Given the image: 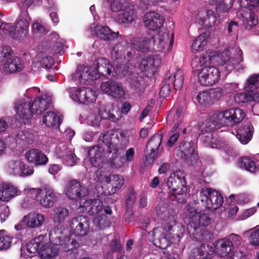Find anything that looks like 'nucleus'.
Masks as SVG:
<instances>
[{"label":"nucleus","instance_id":"obj_1","mask_svg":"<svg viewBox=\"0 0 259 259\" xmlns=\"http://www.w3.org/2000/svg\"><path fill=\"white\" fill-rule=\"evenodd\" d=\"M64 192L69 199L79 201L78 209H80V211L90 215H93L98 211L99 206L95 205L99 200H87L86 197L89 194L88 188L78 180L72 179L68 181L64 187Z\"/></svg>","mask_w":259,"mask_h":259},{"label":"nucleus","instance_id":"obj_2","mask_svg":"<svg viewBox=\"0 0 259 259\" xmlns=\"http://www.w3.org/2000/svg\"><path fill=\"white\" fill-rule=\"evenodd\" d=\"M184 215L188 220V230L190 234L195 236L199 241H202L203 232L202 227L209 225L210 218L203 212H198L197 204L190 203L186 207Z\"/></svg>","mask_w":259,"mask_h":259},{"label":"nucleus","instance_id":"obj_3","mask_svg":"<svg viewBox=\"0 0 259 259\" xmlns=\"http://www.w3.org/2000/svg\"><path fill=\"white\" fill-rule=\"evenodd\" d=\"M223 67L227 73L236 69L238 72L243 71L245 66L241 62L243 61V53L239 48H231L224 50V52L218 58Z\"/></svg>","mask_w":259,"mask_h":259},{"label":"nucleus","instance_id":"obj_4","mask_svg":"<svg viewBox=\"0 0 259 259\" xmlns=\"http://www.w3.org/2000/svg\"><path fill=\"white\" fill-rule=\"evenodd\" d=\"M169 189V194L172 200L180 203L185 202L186 195L188 191L186 185L185 174L179 170L170 174L167 182Z\"/></svg>","mask_w":259,"mask_h":259},{"label":"nucleus","instance_id":"obj_5","mask_svg":"<svg viewBox=\"0 0 259 259\" xmlns=\"http://www.w3.org/2000/svg\"><path fill=\"white\" fill-rule=\"evenodd\" d=\"M14 52L9 46L0 48V62L2 69L7 73L20 72L24 67V62L20 57L13 56Z\"/></svg>","mask_w":259,"mask_h":259},{"label":"nucleus","instance_id":"obj_6","mask_svg":"<svg viewBox=\"0 0 259 259\" xmlns=\"http://www.w3.org/2000/svg\"><path fill=\"white\" fill-rule=\"evenodd\" d=\"M240 2L249 11H242L240 14L243 25L246 29H251L258 23L255 14H259V0H240Z\"/></svg>","mask_w":259,"mask_h":259},{"label":"nucleus","instance_id":"obj_7","mask_svg":"<svg viewBox=\"0 0 259 259\" xmlns=\"http://www.w3.org/2000/svg\"><path fill=\"white\" fill-rule=\"evenodd\" d=\"M218 69L213 66H203L195 69L193 76L201 84L208 86L216 83L220 77Z\"/></svg>","mask_w":259,"mask_h":259},{"label":"nucleus","instance_id":"obj_8","mask_svg":"<svg viewBox=\"0 0 259 259\" xmlns=\"http://www.w3.org/2000/svg\"><path fill=\"white\" fill-rule=\"evenodd\" d=\"M200 198L202 205L208 209H216L223 203L221 194L210 188H202L200 191Z\"/></svg>","mask_w":259,"mask_h":259},{"label":"nucleus","instance_id":"obj_9","mask_svg":"<svg viewBox=\"0 0 259 259\" xmlns=\"http://www.w3.org/2000/svg\"><path fill=\"white\" fill-rule=\"evenodd\" d=\"M161 58L158 56H147L138 60L135 66V71L137 73L147 72L153 74L160 65Z\"/></svg>","mask_w":259,"mask_h":259},{"label":"nucleus","instance_id":"obj_10","mask_svg":"<svg viewBox=\"0 0 259 259\" xmlns=\"http://www.w3.org/2000/svg\"><path fill=\"white\" fill-rule=\"evenodd\" d=\"M30 18L26 10L21 12L20 16L18 18L15 23V28L12 29L13 33L15 37H12L15 39L24 38L26 37L28 33L29 27V20Z\"/></svg>","mask_w":259,"mask_h":259},{"label":"nucleus","instance_id":"obj_11","mask_svg":"<svg viewBox=\"0 0 259 259\" xmlns=\"http://www.w3.org/2000/svg\"><path fill=\"white\" fill-rule=\"evenodd\" d=\"M9 173L14 176L27 177L34 172L32 166H29L20 160H12L8 164Z\"/></svg>","mask_w":259,"mask_h":259},{"label":"nucleus","instance_id":"obj_12","mask_svg":"<svg viewBox=\"0 0 259 259\" xmlns=\"http://www.w3.org/2000/svg\"><path fill=\"white\" fill-rule=\"evenodd\" d=\"M174 41L173 33L164 32L159 35L157 37L152 40V51L163 52L164 49L167 52L171 50Z\"/></svg>","mask_w":259,"mask_h":259},{"label":"nucleus","instance_id":"obj_13","mask_svg":"<svg viewBox=\"0 0 259 259\" xmlns=\"http://www.w3.org/2000/svg\"><path fill=\"white\" fill-rule=\"evenodd\" d=\"M90 220L89 217L80 215L74 218L70 225L72 234L75 236H84L90 230Z\"/></svg>","mask_w":259,"mask_h":259},{"label":"nucleus","instance_id":"obj_14","mask_svg":"<svg viewBox=\"0 0 259 259\" xmlns=\"http://www.w3.org/2000/svg\"><path fill=\"white\" fill-rule=\"evenodd\" d=\"M143 20L145 26L151 30H156L161 28L164 21L163 17L155 11L146 13Z\"/></svg>","mask_w":259,"mask_h":259},{"label":"nucleus","instance_id":"obj_15","mask_svg":"<svg viewBox=\"0 0 259 259\" xmlns=\"http://www.w3.org/2000/svg\"><path fill=\"white\" fill-rule=\"evenodd\" d=\"M37 199L44 207L50 208L53 206L57 198L54 190L48 187H44L37 191Z\"/></svg>","mask_w":259,"mask_h":259},{"label":"nucleus","instance_id":"obj_16","mask_svg":"<svg viewBox=\"0 0 259 259\" xmlns=\"http://www.w3.org/2000/svg\"><path fill=\"white\" fill-rule=\"evenodd\" d=\"M217 13L212 10L206 9L198 12L196 21L204 27L209 28L215 25L217 20Z\"/></svg>","mask_w":259,"mask_h":259},{"label":"nucleus","instance_id":"obj_17","mask_svg":"<svg viewBox=\"0 0 259 259\" xmlns=\"http://www.w3.org/2000/svg\"><path fill=\"white\" fill-rule=\"evenodd\" d=\"M153 244L161 249H165L171 242L169 233L162 228L154 229L152 231Z\"/></svg>","mask_w":259,"mask_h":259},{"label":"nucleus","instance_id":"obj_18","mask_svg":"<svg viewBox=\"0 0 259 259\" xmlns=\"http://www.w3.org/2000/svg\"><path fill=\"white\" fill-rule=\"evenodd\" d=\"M17 115L26 123L32 117V112L30 101L22 99L15 103Z\"/></svg>","mask_w":259,"mask_h":259},{"label":"nucleus","instance_id":"obj_19","mask_svg":"<svg viewBox=\"0 0 259 259\" xmlns=\"http://www.w3.org/2000/svg\"><path fill=\"white\" fill-rule=\"evenodd\" d=\"M27 161L35 166L46 165L49 161L48 157L39 149L33 148L25 153Z\"/></svg>","mask_w":259,"mask_h":259},{"label":"nucleus","instance_id":"obj_20","mask_svg":"<svg viewBox=\"0 0 259 259\" xmlns=\"http://www.w3.org/2000/svg\"><path fill=\"white\" fill-rule=\"evenodd\" d=\"M61 249L66 252L67 259H76L78 256L76 249L80 246V244L76 240L71 237L65 238L62 243L59 244Z\"/></svg>","mask_w":259,"mask_h":259},{"label":"nucleus","instance_id":"obj_21","mask_svg":"<svg viewBox=\"0 0 259 259\" xmlns=\"http://www.w3.org/2000/svg\"><path fill=\"white\" fill-rule=\"evenodd\" d=\"M162 141V135L157 134L153 136L148 142L146 145L145 157L146 161L150 162L156 155L157 150L160 145Z\"/></svg>","mask_w":259,"mask_h":259},{"label":"nucleus","instance_id":"obj_22","mask_svg":"<svg viewBox=\"0 0 259 259\" xmlns=\"http://www.w3.org/2000/svg\"><path fill=\"white\" fill-rule=\"evenodd\" d=\"M209 121L211 124L208 126L207 125V123H206V128L204 130L205 132L218 129L229 124L226 115V110L213 114L210 117Z\"/></svg>","mask_w":259,"mask_h":259},{"label":"nucleus","instance_id":"obj_23","mask_svg":"<svg viewBox=\"0 0 259 259\" xmlns=\"http://www.w3.org/2000/svg\"><path fill=\"white\" fill-rule=\"evenodd\" d=\"M224 50L217 53L213 51H207L205 52L199 59L200 67L203 66H210L211 63L221 66V63L218 59L219 57L224 52Z\"/></svg>","mask_w":259,"mask_h":259},{"label":"nucleus","instance_id":"obj_24","mask_svg":"<svg viewBox=\"0 0 259 259\" xmlns=\"http://www.w3.org/2000/svg\"><path fill=\"white\" fill-rule=\"evenodd\" d=\"M75 95L78 102L82 104H89L96 100L95 92L90 88L82 87L77 89Z\"/></svg>","mask_w":259,"mask_h":259},{"label":"nucleus","instance_id":"obj_25","mask_svg":"<svg viewBox=\"0 0 259 259\" xmlns=\"http://www.w3.org/2000/svg\"><path fill=\"white\" fill-rule=\"evenodd\" d=\"M174 112H175L171 111L170 115H168L169 119H170L172 115L174 114L172 120H174V121L176 122L175 125L171 130V133H172V134L167 141V145L170 147L172 146L175 143L179 137V133L178 132L175 131L178 128L179 123L182 121V109L179 108L176 110L175 113Z\"/></svg>","mask_w":259,"mask_h":259},{"label":"nucleus","instance_id":"obj_26","mask_svg":"<svg viewBox=\"0 0 259 259\" xmlns=\"http://www.w3.org/2000/svg\"><path fill=\"white\" fill-rule=\"evenodd\" d=\"M236 138L242 144H246L251 139L253 127L250 123L242 124L236 131Z\"/></svg>","mask_w":259,"mask_h":259},{"label":"nucleus","instance_id":"obj_27","mask_svg":"<svg viewBox=\"0 0 259 259\" xmlns=\"http://www.w3.org/2000/svg\"><path fill=\"white\" fill-rule=\"evenodd\" d=\"M234 0H209L210 5L215 7L218 17L228 13L232 9Z\"/></svg>","mask_w":259,"mask_h":259},{"label":"nucleus","instance_id":"obj_28","mask_svg":"<svg viewBox=\"0 0 259 259\" xmlns=\"http://www.w3.org/2000/svg\"><path fill=\"white\" fill-rule=\"evenodd\" d=\"M195 154V146L191 142H183L180 143L177 155L182 158L187 159Z\"/></svg>","mask_w":259,"mask_h":259},{"label":"nucleus","instance_id":"obj_29","mask_svg":"<svg viewBox=\"0 0 259 259\" xmlns=\"http://www.w3.org/2000/svg\"><path fill=\"white\" fill-rule=\"evenodd\" d=\"M131 45L136 50L141 52L152 51V39L146 37H135L131 41Z\"/></svg>","mask_w":259,"mask_h":259},{"label":"nucleus","instance_id":"obj_30","mask_svg":"<svg viewBox=\"0 0 259 259\" xmlns=\"http://www.w3.org/2000/svg\"><path fill=\"white\" fill-rule=\"evenodd\" d=\"M44 216L39 213H30L24 216L22 223L29 228H37L41 226L45 222Z\"/></svg>","mask_w":259,"mask_h":259},{"label":"nucleus","instance_id":"obj_31","mask_svg":"<svg viewBox=\"0 0 259 259\" xmlns=\"http://www.w3.org/2000/svg\"><path fill=\"white\" fill-rule=\"evenodd\" d=\"M50 100L42 97L35 98L31 104L32 115H40L50 106Z\"/></svg>","mask_w":259,"mask_h":259},{"label":"nucleus","instance_id":"obj_32","mask_svg":"<svg viewBox=\"0 0 259 259\" xmlns=\"http://www.w3.org/2000/svg\"><path fill=\"white\" fill-rule=\"evenodd\" d=\"M228 122L230 125H233L241 122L245 117V113L240 108H232L226 110Z\"/></svg>","mask_w":259,"mask_h":259},{"label":"nucleus","instance_id":"obj_33","mask_svg":"<svg viewBox=\"0 0 259 259\" xmlns=\"http://www.w3.org/2000/svg\"><path fill=\"white\" fill-rule=\"evenodd\" d=\"M53 244V245H47L44 242V245L41 246L40 251V256L42 259H52L58 255L59 248L58 246Z\"/></svg>","mask_w":259,"mask_h":259},{"label":"nucleus","instance_id":"obj_34","mask_svg":"<svg viewBox=\"0 0 259 259\" xmlns=\"http://www.w3.org/2000/svg\"><path fill=\"white\" fill-rule=\"evenodd\" d=\"M42 122L49 128H57L61 122V119L54 112L49 111L43 116Z\"/></svg>","mask_w":259,"mask_h":259},{"label":"nucleus","instance_id":"obj_35","mask_svg":"<svg viewBox=\"0 0 259 259\" xmlns=\"http://www.w3.org/2000/svg\"><path fill=\"white\" fill-rule=\"evenodd\" d=\"M85 67L83 65H79L77 66L75 72L72 74V79L76 80L78 79L80 81L81 80H94L96 79L93 75L91 74L90 69L88 68L85 71Z\"/></svg>","mask_w":259,"mask_h":259},{"label":"nucleus","instance_id":"obj_36","mask_svg":"<svg viewBox=\"0 0 259 259\" xmlns=\"http://www.w3.org/2000/svg\"><path fill=\"white\" fill-rule=\"evenodd\" d=\"M103 148L99 145H95L91 148L88 152V156L91 164L95 167L99 166L98 163L101 161L103 155Z\"/></svg>","mask_w":259,"mask_h":259},{"label":"nucleus","instance_id":"obj_37","mask_svg":"<svg viewBox=\"0 0 259 259\" xmlns=\"http://www.w3.org/2000/svg\"><path fill=\"white\" fill-rule=\"evenodd\" d=\"M44 237L42 235L31 239L26 245V249L28 253H38L40 255V251H41V246L44 245Z\"/></svg>","mask_w":259,"mask_h":259},{"label":"nucleus","instance_id":"obj_38","mask_svg":"<svg viewBox=\"0 0 259 259\" xmlns=\"http://www.w3.org/2000/svg\"><path fill=\"white\" fill-rule=\"evenodd\" d=\"M208 39L209 36L206 33L201 34L193 40L191 45L192 52L196 53L203 51Z\"/></svg>","mask_w":259,"mask_h":259},{"label":"nucleus","instance_id":"obj_39","mask_svg":"<svg viewBox=\"0 0 259 259\" xmlns=\"http://www.w3.org/2000/svg\"><path fill=\"white\" fill-rule=\"evenodd\" d=\"M53 212V220L55 223H63L69 215L68 209L61 206L55 207Z\"/></svg>","mask_w":259,"mask_h":259},{"label":"nucleus","instance_id":"obj_40","mask_svg":"<svg viewBox=\"0 0 259 259\" xmlns=\"http://www.w3.org/2000/svg\"><path fill=\"white\" fill-rule=\"evenodd\" d=\"M116 16L119 23H131L134 20L135 12L133 8H126L118 11Z\"/></svg>","mask_w":259,"mask_h":259},{"label":"nucleus","instance_id":"obj_41","mask_svg":"<svg viewBox=\"0 0 259 259\" xmlns=\"http://www.w3.org/2000/svg\"><path fill=\"white\" fill-rule=\"evenodd\" d=\"M215 247L218 255L221 257L226 256L232 251L229 242L226 237L218 240Z\"/></svg>","mask_w":259,"mask_h":259},{"label":"nucleus","instance_id":"obj_42","mask_svg":"<svg viewBox=\"0 0 259 259\" xmlns=\"http://www.w3.org/2000/svg\"><path fill=\"white\" fill-rule=\"evenodd\" d=\"M238 165L240 168H244L252 173H255L258 170V166L253 160L249 157H243L239 159Z\"/></svg>","mask_w":259,"mask_h":259},{"label":"nucleus","instance_id":"obj_43","mask_svg":"<svg viewBox=\"0 0 259 259\" xmlns=\"http://www.w3.org/2000/svg\"><path fill=\"white\" fill-rule=\"evenodd\" d=\"M93 224L96 229L102 230L111 225V222L104 214H98L93 220Z\"/></svg>","mask_w":259,"mask_h":259},{"label":"nucleus","instance_id":"obj_44","mask_svg":"<svg viewBox=\"0 0 259 259\" xmlns=\"http://www.w3.org/2000/svg\"><path fill=\"white\" fill-rule=\"evenodd\" d=\"M96 69L98 72L101 75L105 76L111 73L109 61L105 58H100L96 60Z\"/></svg>","mask_w":259,"mask_h":259},{"label":"nucleus","instance_id":"obj_45","mask_svg":"<svg viewBox=\"0 0 259 259\" xmlns=\"http://www.w3.org/2000/svg\"><path fill=\"white\" fill-rule=\"evenodd\" d=\"M64 238L61 227H55L50 231L49 239L53 244L56 245L62 244Z\"/></svg>","mask_w":259,"mask_h":259},{"label":"nucleus","instance_id":"obj_46","mask_svg":"<svg viewBox=\"0 0 259 259\" xmlns=\"http://www.w3.org/2000/svg\"><path fill=\"white\" fill-rule=\"evenodd\" d=\"M165 79L168 80L166 81L168 83H169L170 81H174L175 89L177 90H180L183 83V72L181 70H178L172 76L166 74Z\"/></svg>","mask_w":259,"mask_h":259},{"label":"nucleus","instance_id":"obj_47","mask_svg":"<svg viewBox=\"0 0 259 259\" xmlns=\"http://www.w3.org/2000/svg\"><path fill=\"white\" fill-rule=\"evenodd\" d=\"M259 88V73L253 74L248 76L244 85L246 92H253Z\"/></svg>","mask_w":259,"mask_h":259},{"label":"nucleus","instance_id":"obj_48","mask_svg":"<svg viewBox=\"0 0 259 259\" xmlns=\"http://www.w3.org/2000/svg\"><path fill=\"white\" fill-rule=\"evenodd\" d=\"M12 236L10 235L5 230H0V250H5L9 249L13 240Z\"/></svg>","mask_w":259,"mask_h":259},{"label":"nucleus","instance_id":"obj_49","mask_svg":"<svg viewBox=\"0 0 259 259\" xmlns=\"http://www.w3.org/2000/svg\"><path fill=\"white\" fill-rule=\"evenodd\" d=\"M248 234V241L251 246H259V225L244 232V235Z\"/></svg>","mask_w":259,"mask_h":259},{"label":"nucleus","instance_id":"obj_50","mask_svg":"<svg viewBox=\"0 0 259 259\" xmlns=\"http://www.w3.org/2000/svg\"><path fill=\"white\" fill-rule=\"evenodd\" d=\"M16 142L20 144H31L33 141V136L28 131H20L16 134Z\"/></svg>","mask_w":259,"mask_h":259},{"label":"nucleus","instance_id":"obj_51","mask_svg":"<svg viewBox=\"0 0 259 259\" xmlns=\"http://www.w3.org/2000/svg\"><path fill=\"white\" fill-rule=\"evenodd\" d=\"M95 32L97 36L105 40H109L112 37L113 32L107 26H96Z\"/></svg>","mask_w":259,"mask_h":259},{"label":"nucleus","instance_id":"obj_52","mask_svg":"<svg viewBox=\"0 0 259 259\" xmlns=\"http://www.w3.org/2000/svg\"><path fill=\"white\" fill-rule=\"evenodd\" d=\"M156 213L157 216L161 220H166L169 219L172 221V223L175 224L174 221V216L169 215V211L167 209V205L160 203L156 208Z\"/></svg>","mask_w":259,"mask_h":259},{"label":"nucleus","instance_id":"obj_53","mask_svg":"<svg viewBox=\"0 0 259 259\" xmlns=\"http://www.w3.org/2000/svg\"><path fill=\"white\" fill-rule=\"evenodd\" d=\"M232 249L243 245L242 237L237 234L232 233L226 237Z\"/></svg>","mask_w":259,"mask_h":259},{"label":"nucleus","instance_id":"obj_54","mask_svg":"<svg viewBox=\"0 0 259 259\" xmlns=\"http://www.w3.org/2000/svg\"><path fill=\"white\" fill-rule=\"evenodd\" d=\"M113 135V130H111L107 131L102 136V142L106 146L107 152L109 154L111 153L112 150L113 149V145L112 142V137Z\"/></svg>","mask_w":259,"mask_h":259},{"label":"nucleus","instance_id":"obj_55","mask_svg":"<svg viewBox=\"0 0 259 259\" xmlns=\"http://www.w3.org/2000/svg\"><path fill=\"white\" fill-rule=\"evenodd\" d=\"M236 103H244L253 101L252 92H246L238 93L234 97Z\"/></svg>","mask_w":259,"mask_h":259},{"label":"nucleus","instance_id":"obj_56","mask_svg":"<svg viewBox=\"0 0 259 259\" xmlns=\"http://www.w3.org/2000/svg\"><path fill=\"white\" fill-rule=\"evenodd\" d=\"M6 187V202H8L12 198L18 195V188L10 183H5Z\"/></svg>","mask_w":259,"mask_h":259},{"label":"nucleus","instance_id":"obj_57","mask_svg":"<svg viewBox=\"0 0 259 259\" xmlns=\"http://www.w3.org/2000/svg\"><path fill=\"white\" fill-rule=\"evenodd\" d=\"M229 199H231V201L238 204H244L249 202L251 197L247 194H240L238 195H230Z\"/></svg>","mask_w":259,"mask_h":259},{"label":"nucleus","instance_id":"obj_58","mask_svg":"<svg viewBox=\"0 0 259 259\" xmlns=\"http://www.w3.org/2000/svg\"><path fill=\"white\" fill-rule=\"evenodd\" d=\"M211 103L219 101L224 95V90L221 88H217L209 90Z\"/></svg>","mask_w":259,"mask_h":259},{"label":"nucleus","instance_id":"obj_59","mask_svg":"<svg viewBox=\"0 0 259 259\" xmlns=\"http://www.w3.org/2000/svg\"><path fill=\"white\" fill-rule=\"evenodd\" d=\"M198 102L201 105H206L211 103L209 91L200 92L197 96Z\"/></svg>","mask_w":259,"mask_h":259},{"label":"nucleus","instance_id":"obj_60","mask_svg":"<svg viewBox=\"0 0 259 259\" xmlns=\"http://www.w3.org/2000/svg\"><path fill=\"white\" fill-rule=\"evenodd\" d=\"M233 259H245L247 254V250L244 245L232 249Z\"/></svg>","mask_w":259,"mask_h":259},{"label":"nucleus","instance_id":"obj_61","mask_svg":"<svg viewBox=\"0 0 259 259\" xmlns=\"http://www.w3.org/2000/svg\"><path fill=\"white\" fill-rule=\"evenodd\" d=\"M101 89L103 93L113 97V81L112 80H109L102 82L101 84Z\"/></svg>","mask_w":259,"mask_h":259},{"label":"nucleus","instance_id":"obj_62","mask_svg":"<svg viewBox=\"0 0 259 259\" xmlns=\"http://www.w3.org/2000/svg\"><path fill=\"white\" fill-rule=\"evenodd\" d=\"M11 25L9 23H2L0 21V34L2 36L9 35L11 37H15L13 33Z\"/></svg>","mask_w":259,"mask_h":259},{"label":"nucleus","instance_id":"obj_63","mask_svg":"<svg viewBox=\"0 0 259 259\" xmlns=\"http://www.w3.org/2000/svg\"><path fill=\"white\" fill-rule=\"evenodd\" d=\"M227 30L229 35H236L239 30L238 23L234 20L230 21L228 24Z\"/></svg>","mask_w":259,"mask_h":259},{"label":"nucleus","instance_id":"obj_64","mask_svg":"<svg viewBox=\"0 0 259 259\" xmlns=\"http://www.w3.org/2000/svg\"><path fill=\"white\" fill-rule=\"evenodd\" d=\"M39 63L42 67L50 69L54 64V60L52 57L49 56H45L39 61Z\"/></svg>","mask_w":259,"mask_h":259}]
</instances>
